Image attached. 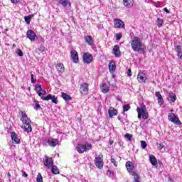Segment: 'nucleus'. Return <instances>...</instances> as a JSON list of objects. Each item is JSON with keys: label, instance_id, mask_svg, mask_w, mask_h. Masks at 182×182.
Listing matches in <instances>:
<instances>
[{"label": "nucleus", "instance_id": "1", "mask_svg": "<svg viewBox=\"0 0 182 182\" xmlns=\"http://www.w3.org/2000/svg\"><path fill=\"white\" fill-rule=\"evenodd\" d=\"M131 47L134 52H138L141 55H144L146 52V46L143 45L140 38L135 36L134 39L131 41Z\"/></svg>", "mask_w": 182, "mask_h": 182}, {"label": "nucleus", "instance_id": "2", "mask_svg": "<svg viewBox=\"0 0 182 182\" xmlns=\"http://www.w3.org/2000/svg\"><path fill=\"white\" fill-rule=\"evenodd\" d=\"M136 112L138 114V119H142L144 120H147L149 119V112H147V108L144 104L141 105V107L136 108Z\"/></svg>", "mask_w": 182, "mask_h": 182}, {"label": "nucleus", "instance_id": "3", "mask_svg": "<svg viewBox=\"0 0 182 182\" xmlns=\"http://www.w3.org/2000/svg\"><path fill=\"white\" fill-rule=\"evenodd\" d=\"M92 144L85 143L84 144H79L76 146V150L78 153L83 154L92 150Z\"/></svg>", "mask_w": 182, "mask_h": 182}, {"label": "nucleus", "instance_id": "4", "mask_svg": "<svg viewBox=\"0 0 182 182\" xmlns=\"http://www.w3.org/2000/svg\"><path fill=\"white\" fill-rule=\"evenodd\" d=\"M125 27L124 21L120 18L114 19V28L116 29H123Z\"/></svg>", "mask_w": 182, "mask_h": 182}, {"label": "nucleus", "instance_id": "5", "mask_svg": "<svg viewBox=\"0 0 182 182\" xmlns=\"http://www.w3.org/2000/svg\"><path fill=\"white\" fill-rule=\"evenodd\" d=\"M84 63L89 65L93 62V55L90 53H84L82 56Z\"/></svg>", "mask_w": 182, "mask_h": 182}, {"label": "nucleus", "instance_id": "6", "mask_svg": "<svg viewBox=\"0 0 182 182\" xmlns=\"http://www.w3.org/2000/svg\"><path fill=\"white\" fill-rule=\"evenodd\" d=\"M168 119L170 122L172 123H174L175 124H181V122H180V119L176 116L175 113H169L168 115Z\"/></svg>", "mask_w": 182, "mask_h": 182}, {"label": "nucleus", "instance_id": "7", "mask_svg": "<svg viewBox=\"0 0 182 182\" xmlns=\"http://www.w3.org/2000/svg\"><path fill=\"white\" fill-rule=\"evenodd\" d=\"M80 91L82 95L86 96L89 93V84L87 82H83L80 85Z\"/></svg>", "mask_w": 182, "mask_h": 182}, {"label": "nucleus", "instance_id": "8", "mask_svg": "<svg viewBox=\"0 0 182 182\" xmlns=\"http://www.w3.org/2000/svg\"><path fill=\"white\" fill-rule=\"evenodd\" d=\"M41 100L43 101H48L51 100L52 103H54L55 105H58V97L55 95H52V94H49L46 97H42Z\"/></svg>", "mask_w": 182, "mask_h": 182}, {"label": "nucleus", "instance_id": "9", "mask_svg": "<svg viewBox=\"0 0 182 182\" xmlns=\"http://www.w3.org/2000/svg\"><path fill=\"white\" fill-rule=\"evenodd\" d=\"M70 59L74 63H77L79 62V54L76 50H72L70 52Z\"/></svg>", "mask_w": 182, "mask_h": 182}, {"label": "nucleus", "instance_id": "10", "mask_svg": "<svg viewBox=\"0 0 182 182\" xmlns=\"http://www.w3.org/2000/svg\"><path fill=\"white\" fill-rule=\"evenodd\" d=\"M126 167L127 169V171L129 173V174H134V164L133 162L129 161L126 163Z\"/></svg>", "mask_w": 182, "mask_h": 182}, {"label": "nucleus", "instance_id": "11", "mask_svg": "<svg viewBox=\"0 0 182 182\" xmlns=\"http://www.w3.org/2000/svg\"><path fill=\"white\" fill-rule=\"evenodd\" d=\"M18 113L21 116V118H20V120L23 123H25L26 122H32V121H31V119L29 117H28V114H26V112L19 111Z\"/></svg>", "mask_w": 182, "mask_h": 182}, {"label": "nucleus", "instance_id": "12", "mask_svg": "<svg viewBox=\"0 0 182 182\" xmlns=\"http://www.w3.org/2000/svg\"><path fill=\"white\" fill-rule=\"evenodd\" d=\"M27 38L31 41L35 42V40L36 39V33H35L34 31L32 30H28L27 33Z\"/></svg>", "mask_w": 182, "mask_h": 182}, {"label": "nucleus", "instance_id": "13", "mask_svg": "<svg viewBox=\"0 0 182 182\" xmlns=\"http://www.w3.org/2000/svg\"><path fill=\"white\" fill-rule=\"evenodd\" d=\"M137 80L139 83H146V80H147L146 74L143 72H139L137 75Z\"/></svg>", "mask_w": 182, "mask_h": 182}, {"label": "nucleus", "instance_id": "14", "mask_svg": "<svg viewBox=\"0 0 182 182\" xmlns=\"http://www.w3.org/2000/svg\"><path fill=\"white\" fill-rule=\"evenodd\" d=\"M112 53L116 58H120L122 56V51H120V47L119 45H115L112 49Z\"/></svg>", "mask_w": 182, "mask_h": 182}, {"label": "nucleus", "instance_id": "15", "mask_svg": "<svg viewBox=\"0 0 182 182\" xmlns=\"http://www.w3.org/2000/svg\"><path fill=\"white\" fill-rule=\"evenodd\" d=\"M31 123H32V122H23L22 129H24V132H26L27 133H31V132H32Z\"/></svg>", "mask_w": 182, "mask_h": 182}, {"label": "nucleus", "instance_id": "16", "mask_svg": "<svg viewBox=\"0 0 182 182\" xmlns=\"http://www.w3.org/2000/svg\"><path fill=\"white\" fill-rule=\"evenodd\" d=\"M35 90L37 92V94L40 97L44 95L45 93H46V91L42 89V85H41V84H36L35 85ZM41 92H44V93Z\"/></svg>", "mask_w": 182, "mask_h": 182}, {"label": "nucleus", "instance_id": "17", "mask_svg": "<svg viewBox=\"0 0 182 182\" xmlns=\"http://www.w3.org/2000/svg\"><path fill=\"white\" fill-rule=\"evenodd\" d=\"M47 143L50 147H56L58 144H59V139L52 138L50 139H48L47 141Z\"/></svg>", "mask_w": 182, "mask_h": 182}, {"label": "nucleus", "instance_id": "18", "mask_svg": "<svg viewBox=\"0 0 182 182\" xmlns=\"http://www.w3.org/2000/svg\"><path fill=\"white\" fill-rule=\"evenodd\" d=\"M11 137L13 143H14L15 144H19L21 143V139H19L16 133L11 132Z\"/></svg>", "mask_w": 182, "mask_h": 182}, {"label": "nucleus", "instance_id": "19", "mask_svg": "<svg viewBox=\"0 0 182 182\" xmlns=\"http://www.w3.org/2000/svg\"><path fill=\"white\" fill-rule=\"evenodd\" d=\"M155 96L156 97H157L158 104L159 105V106L164 105V100L163 99V96H161L160 92H156Z\"/></svg>", "mask_w": 182, "mask_h": 182}, {"label": "nucleus", "instance_id": "20", "mask_svg": "<svg viewBox=\"0 0 182 182\" xmlns=\"http://www.w3.org/2000/svg\"><path fill=\"white\" fill-rule=\"evenodd\" d=\"M117 109H114V107H110L108 109V114L110 119H112L113 116H117Z\"/></svg>", "mask_w": 182, "mask_h": 182}, {"label": "nucleus", "instance_id": "21", "mask_svg": "<svg viewBox=\"0 0 182 182\" xmlns=\"http://www.w3.org/2000/svg\"><path fill=\"white\" fill-rule=\"evenodd\" d=\"M167 100L169 103H174V102L177 100V95H176L174 92H170Z\"/></svg>", "mask_w": 182, "mask_h": 182}, {"label": "nucleus", "instance_id": "22", "mask_svg": "<svg viewBox=\"0 0 182 182\" xmlns=\"http://www.w3.org/2000/svg\"><path fill=\"white\" fill-rule=\"evenodd\" d=\"M85 41L90 46H93L95 45V42L93 41V38L91 36H85Z\"/></svg>", "mask_w": 182, "mask_h": 182}, {"label": "nucleus", "instance_id": "23", "mask_svg": "<svg viewBox=\"0 0 182 182\" xmlns=\"http://www.w3.org/2000/svg\"><path fill=\"white\" fill-rule=\"evenodd\" d=\"M59 3L62 6H64V8H66V6H72V3L70 2V0H60Z\"/></svg>", "mask_w": 182, "mask_h": 182}, {"label": "nucleus", "instance_id": "24", "mask_svg": "<svg viewBox=\"0 0 182 182\" xmlns=\"http://www.w3.org/2000/svg\"><path fill=\"white\" fill-rule=\"evenodd\" d=\"M133 4H134L133 0H123V4L127 8H132Z\"/></svg>", "mask_w": 182, "mask_h": 182}, {"label": "nucleus", "instance_id": "25", "mask_svg": "<svg viewBox=\"0 0 182 182\" xmlns=\"http://www.w3.org/2000/svg\"><path fill=\"white\" fill-rule=\"evenodd\" d=\"M56 69L58 72L63 73L65 72V65H63V63H58L56 65Z\"/></svg>", "mask_w": 182, "mask_h": 182}, {"label": "nucleus", "instance_id": "26", "mask_svg": "<svg viewBox=\"0 0 182 182\" xmlns=\"http://www.w3.org/2000/svg\"><path fill=\"white\" fill-rule=\"evenodd\" d=\"M43 164L46 167H48V168H52V166H53V160H45L43 162Z\"/></svg>", "mask_w": 182, "mask_h": 182}, {"label": "nucleus", "instance_id": "27", "mask_svg": "<svg viewBox=\"0 0 182 182\" xmlns=\"http://www.w3.org/2000/svg\"><path fill=\"white\" fill-rule=\"evenodd\" d=\"M61 97L65 102H69L70 100H72V97L68 95V93L61 92Z\"/></svg>", "mask_w": 182, "mask_h": 182}, {"label": "nucleus", "instance_id": "28", "mask_svg": "<svg viewBox=\"0 0 182 182\" xmlns=\"http://www.w3.org/2000/svg\"><path fill=\"white\" fill-rule=\"evenodd\" d=\"M101 90H102V93H109V86L107 85V84L103 83L102 85Z\"/></svg>", "mask_w": 182, "mask_h": 182}, {"label": "nucleus", "instance_id": "29", "mask_svg": "<svg viewBox=\"0 0 182 182\" xmlns=\"http://www.w3.org/2000/svg\"><path fill=\"white\" fill-rule=\"evenodd\" d=\"M95 166L98 168H103V161L102 160H95Z\"/></svg>", "mask_w": 182, "mask_h": 182}, {"label": "nucleus", "instance_id": "30", "mask_svg": "<svg viewBox=\"0 0 182 182\" xmlns=\"http://www.w3.org/2000/svg\"><path fill=\"white\" fill-rule=\"evenodd\" d=\"M109 69L112 72L116 70V63L113 61H110L109 63Z\"/></svg>", "mask_w": 182, "mask_h": 182}, {"label": "nucleus", "instance_id": "31", "mask_svg": "<svg viewBox=\"0 0 182 182\" xmlns=\"http://www.w3.org/2000/svg\"><path fill=\"white\" fill-rule=\"evenodd\" d=\"M51 173H53V174H59V168H58V166L55 165H53L51 167Z\"/></svg>", "mask_w": 182, "mask_h": 182}, {"label": "nucleus", "instance_id": "32", "mask_svg": "<svg viewBox=\"0 0 182 182\" xmlns=\"http://www.w3.org/2000/svg\"><path fill=\"white\" fill-rule=\"evenodd\" d=\"M130 176H133L134 177V182H140V177L139 176V174L137 173L134 172V174H130Z\"/></svg>", "mask_w": 182, "mask_h": 182}, {"label": "nucleus", "instance_id": "33", "mask_svg": "<svg viewBox=\"0 0 182 182\" xmlns=\"http://www.w3.org/2000/svg\"><path fill=\"white\" fill-rule=\"evenodd\" d=\"M164 21H163V19L158 18H157V26L158 28H161V26H163V23Z\"/></svg>", "mask_w": 182, "mask_h": 182}, {"label": "nucleus", "instance_id": "34", "mask_svg": "<svg viewBox=\"0 0 182 182\" xmlns=\"http://www.w3.org/2000/svg\"><path fill=\"white\" fill-rule=\"evenodd\" d=\"M130 110V105L126 104L123 106V112H129Z\"/></svg>", "mask_w": 182, "mask_h": 182}, {"label": "nucleus", "instance_id": "35", "mask_svg": "<svg viewBox=\"0 0 182 182\" xmlns=\"http://www.w3.org/2000/svg\"><path fill=\"white\" fill-rule=\"evenodd\" d=\"M36 181L37 182H43V178L42 177V175L41 173H38Z\"/></svg>", "mask_w": 182, "mask_h": 182}, {"label": "nucleus", "instance_id": "36", "mask_svg": "<svg viewBox=\"0 0 182 182\" xmlns=\"http://www.w3.org/2000/svg\"><path fill=\"white\" fill-rule=\"evenodd\" d=\"M38 50L42 53L43 52H46V47L45 46H40L38 48Z\"/></svg>", "mask_w": 182, "mask_h": 182}, {"label": "nucleus", "instance_id": "37", "mask_svg": "<svg viewBox=\"0 0 182 182\" xmlns=\"http://www.w3.org/2000/svg\"><path fill=\"white\" fill-rule=\"evenodd\" d=\"M125 139H127L129 141H132V139H133V135L130 134H126L124 135Z\"/></svg>", "mask_w": 182, "mask_h": 182}, {"label": "nucleus", "instance_id": "38", "mask_svg": "<svg viewBox=\"0 0 182 182\" xmlns=\"http://www.w3.org/2000/svg\"><path fill=\"white\" fill-rule=\"evenodd\" d=\"M122 36H123V34H122V33H117L115 35V38H116L117 41H120V39H122Z\"/></svg>", "mask_w": 182, "mask_h": 182}, {"label": "nucleus", "instance_id": "39", "mask_svg": "<svg viewBox=\"0 0 182 182\" xmlns=\"http://www.w3.org/2000/svg\"><path fill=\"white\" fill-rule=\"evenodd\" d=\"M16 53L18 55V56H23V52H22V50L18 48L16 51Z\"/></svg>", "mask_w": 182, "mask_h": 182}, {"label": "nucleus", "instance_id": "40", "mask_svg": "<svg viewBox=\"0 0 182 182\" xmlns=\"http://www.w3.org/2000/svg\"><path fill=\"white\" fill-rule=\"evenodd\" d=\"M141 146L142 149H146L147 147V142L146 141H141Z\"/></svg>", "mask_w": 182, "mask_h": 182}, {"label": "nucleus", "instance_id": "41", "mask_svg": "<svg viewBox=\"0 0 182 182\" xmlns=\"http://www.w3.org/2000/svg\"><path fill=\"white\" fill-rule=\"evenodd\" d=\"M25 22H26L27 25H29L31 23V17L25 16L24 17Z\"/></svg>", "mask_w": 182, "mask_h": 182}, {"label": "nucleus", "instance_id": "42", "mask_svg": "<svg viewBox=\"0 0 182 182\" xmlns=\"http://www.w3.org/2000/svg\"><path fill=\"white\" fill-rule=\"evenodd\" d=\"M175 50L177 53H180V52H181V46H176L175 47Z\"/></svg>", "mask_w": 182, "mask_h": 182}, {"label": "nucleus", "instance_id": "43", "mask_svg": "<svg viewBox=\"0 0 182 182\" xmlns=\"http://www.w3.org/2000/svg\"><path fill=\"white\" fill-rule=\"evenodd\" d=\"M34 102L36 103V105H35L34 109H36V110H38V109H40L41 105H39V102L37 101V100H35Z\"/></svg>", "mask_w": 182, "mask_h": 182}, {"label": "nucleus", "instance_id": "44", "mask_svg": "<svg viewBox=\"0 0 182 182\" xmlns=\"http://www.w3.org/2000/svg\"><path fill=\"white\" fill-rule=\"evenodd\" d=\"M149 161L151 164H152V166H155V167H157V160H150Z\"/></svg>", "mask_w": 182, "mask_h": 182}, {"label": "nucleus", "instance_id": "45", "mask_svg": "<svg viewBox=\"0 0 182 182\" xmlns=\"http://www.w3.org/2000/svg\"><path fill=\"white\" fill-rule=\"evenodd\" d=\"M11 4H19L21 2V0H10Z\"/></svg>", "mask_w": 182, "mask_h": 182}, {"label": "nucleus", "instance_id": "46", "mask_svg": "<svg viewBox=\"0 0 182 182\" xmlns=\"http://www.w3.org/2000/svg\"><path fill=\"white\" fill-rule=\"evenodd\" d=\"M31 83H35L36 82V80L33 78V74H31Z\"/></svg>", "mask_w": 182, "mask_h": 182}, {"label": "nucleus", "instance_id": "47", "mask_svg": "<svg viewBox=\"0 0 182 182\" xmlns=\"http://www.w3.org/2000/svg\"><path fill=\"white\" fill-rule=\"evenodd\" d=\"M127 76H129V77L132 76V69L131 68L128 69Z\"/></svg>", "mask_w": 182, "mask_h": 182}, {"label": "nucleus", "instance_id": "48", "mask_svg": "<svg viewBox=\"0 0 182 182\" xmlns=\"http://www.w3.org/2000/svg\"><path fill=\"white\" fill-rule=\"evenodd\" d=\"M22 173H23L22 174L23 177H25L26 178H28V173H26V172L22 171Z\"/></svg>", "mask_w": 182, "mask_h": 182}, {"label": "nucleus", "instance_id": "49", "mask_svg": "<svg viewBox=\"0 0 182 182\" xmlns=\"http://www.w3.org/2000/svg\"><path fill=\"white\" fill-rule=\"evenodd\" d=\"M149 160H156V156H154V155H150Z\"/></svg>", "mask_w": 182, "mask_h": 182}, {"label": "nucleus", "instance_id": "50", "mask_svg": "<svg viewBox=\"0 0 182 182\" xmlns=\"http://www.w3.org/2000/svg\"><path fill=\"white\" fill-rule=\"evenodd\" d=\"M158 147L159 150H161L162 149H164V145H163L162 144H159Z\"/></svg>", "mask_w": 182, "mask_h": 182}, {"label": "nucleus", "instance_id": "51", "mask_svg": "<svg viewBox=\"0 0 182 182\" xmlns=\"http://www.w3.org/2000/svg\"><path fill=\"white\" fill-rule=\"evenodd\" d=\"M102 159H103V155L100 154L99 157L95 158V160H102Z\"/></svg>", "mask_w": 182, "mask_h": 182}, {"label": "nucleus", "instance_id": "52", "mask_svg": "<svg viewBox=\"0 0 182 182\" xmlns=\"http://www.w3.org/2000/svg\"><path fill=\"white\" fill-rule=\"evenodd\" d=\"M178 59H182V53L181 51L180 53H177Z\"/></svg>", "mask_w": 182, "mask_h": 182}, {"label": "nucleus", "instance_id": "53", "mask_svg": "<svg viewBox=\"0 0 182 182\" xmlns=\"http://www.w3.org/2000/svg\"><path fill=\"white\" fill-rule=\"evenodd\" d=\"M164 12H166V14H170V10L167 9V7L164 8Z\"/></svg>", "mask_w": 182, "mask_h": 182}, {"label": "nucleus", "instance_id": "54", "mask_svg": "<svg viewBox=\"0 0 182 182\" xmlns=\"http://www.w3.org/2000/svg\"><path fill=\"white\" fill-rule=\"evenodd\" d=\"M111 162L113 163V164H114V166H115V167H117V163L116 162V160H112Z\"/></svg>", "mask_w": 182, "mask_h": 182}, {"label": "nucleus", "instance_id": "55", "mask_svg": "<svg viewBox=\"0 0 182 182\" xmlns=\"http://www.w3.org/2000/svg\"><path fill=\"white\" fill-rule=\"evenodd\" d=\"M7 177H8V178H9V182H11V173H7Z\"/></svg>", "mask_w": 182, "mask_h": 182}, {"label": "nucleus", "instance_id": "56", "mask_svg": "<svg viewBox=\"0 0 182 182\" xmlns=\"http://www.w3.org/2000/svg\"><path fill=\"white\" fill-rule=\"evenodd\" d=\"M28 18H30V19L31 20L32 18H33V16H35V14H30L29 16H28Z\"/></svg>", "mask_w": 182, "mask_h": 182}, {"label": "nucleus", "instance_id": "57", "mask_svg": "<svg viewBox=\"0 0 182 182\" xmlns=\"http://www.w3.org/2000/svg\"><path fill=\"white\" fill-rule=\"evenodd\" d=\"M113 143H114V141L109 140V144H110V146H112V144H113Z\"/></svg>", "mask_w": 182, "mask_h": 182}, {"label": "nucleus", "instance_id": "58", "mask_svg": "<svg viewBox=\"0 0 182 182\" xmlns=\"http://www.w3.org/2000/svg\"><path fill=\"white\" fill-rule=\"evenodd\" d=\"M117 119H118L119 120H122V117H120V116H118V117H117Z\"/></svg>", "mask_w": 182, "mask_h": 182}, {"label": "nucleus", "instance_id": "59", "mask_svg": "<svg viewBox=\"0 0 182 182\" xmlns=\"http://www.w3.org/2000/svg\"><path fill=\"white\" fill-rule=\"evenodd\" d=\"M13 48H16V44H13Z\"/></svg>", "mask_w": 182, "mask_h": 182}, {"label": "nucleus", "instance_id": "60", "mask_svg": "<svg viewBox=\"0 0 182 182\" xmlns=\"http://www.w3.org/2000/svg\"><path fill=\"white\" fill-rule=\"evenodd\" d=\"M46 160H52V159H48V158H47Z\"/></svg>", "mask_w": 182, "mask_h": 182}, {"label": "nucleus", "instance_id": "61", "mask_svg": "<svg viewBox=\"0 0 182 182\" xmlns=\"http://www.w3.org/2000/svg\"><path fill=\"white\" fill-rule=\"evenodd\" d=\"M28 90H31V87H28Z\"/></svg>", "mask_w": 182, "mask_h": 182}, {"label": "nucleus", "instance_id": "62", "mask_svg": "<svg viewBox=\"0 0 182 182\" xmlns=\"http://www.w3.org/2000/svg\"><path fill=\"white\" fill-rule=\"evenodd\" d=\"M41 93H44V95H45L46 92H42V91H41Z\"/></svg>", "mask_w": 182, "mask_h": 182}, {"label": "nucleus", "instance_id": "63", "mask_svg": "<svg viewBox=\"0 0 182 182\" xmlns=\"http://www.w3.org/2000/svg\"><path fill=\"white\" fill-rule=\"evenodd\" d=\"M107 173H110V171L108 170V171H107Z\"/></svg>", "mask_w": 182, "mask_h": 182}]
</instances>
